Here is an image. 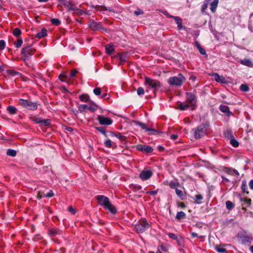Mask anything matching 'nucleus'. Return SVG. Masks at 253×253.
<instances>
[{
	"instance_id": "0eeeda50",
	"label": "nucleus",
	"mask_w": 253,
	"mask_h": 253,
	"mask_svg": "<svg viewBox=\"0 0 253 253\" xmlns=\"http://www.w3.org/2000/svg\"><path fill=\"white\" fill-rule=\"evenodd\" d=\"M35 49L31 46H28L23 47L21 50V54L23 56V60H25L29 58V56L34 54Z\"/></svg>"
},
{
	"instance_id": "4468645a",
	"label": "nucleus",
	"mask_w": 253,
	"mask_h": 253,
	"mask_svg": "<svg viewBox=\"0 0 253 253\" xmlns=\"http://www.w3.org/2000/svg\"><path fill=\"white\" fill-rule=\"evenodd\" d=\"M169 18H173L176 24L178 30L185 29V27L182 25V21L181 18L178 16H169Z\"/></svg>"
},
{
	"instance_id": "e2e57ef3",
	"label": "nucleus",
	"mask_w": 253,
	"mask_h": 253,
	"mask_svg": "<svg viewBox=\"0 0 253 253\" xmlns=\"http://www.w3.org/2000/svg\"><path fill=\"white\" fill-rule=\"evenodd\" d=\"M45 194L44 193V192H42V191H39L37 194V198L39 199H40L41 198H42V197H41L40 196H42V195H45Z\"/></svg>"
},
{
	"instance_id": "864d4df0",
	"label": "nucleus",
	"mask_w": 253,
	"mask_h": 253,
	"mask_svg": "<svg viewBox=\"0 0 253 253\" xmlns=\"http://www.w3.org/2000/svg\"><path fill=\"white\" fill-rule=\"evenodd\" d=\"M93 93L96 95H99L101 93V88L100 87H97L93 89Z\"/></svg>"
},
{
	"instance_id": "c9c22d12",
	"label": "nucleus",
	"mask_w": 253,
	"mask_h": 253,
	"mask_svg": "<svg viewBox=\"0 0 253 253\" xmlns=\"http://www.w3.org/2000/svg\"><path fill=\"white\" fill-rule=\"evenodd\" d=\"M241 189L242 192L247 194L249 193V191H247V185L245 181H243L241 185Z\"/></svg>"
},
{
	"instance_id": "2eb2a0df",
	"label": "nucleus",
	"mask_w": 253,
	"mask_h": 253,
	"mask_svg": "<svg viewBox=\"0 0 253 253\" xmlns=\"http://www.w3.org/2000/svg\"><path fill=\"white\" fill-rule=\"evenodd\" d=\"M204 134L205 132L204 131L203 126H199L195 130L194 135L196 138L201 137Z\"/></svg>"
},
{
	"instance_id": "f257e3e1",
	"label": "nucleus",
	"mask_w": 253,
	"mask_h": 253,
	"mask_svg": "<svg viewBox=\"0 0 253 253\" xmlns=\"http://www.w3.org/2000/svg\"><path fill=\"white\" fill-rule=\"evenodd\" d=\"M100 205L103 206L105 209L108 210L113 214L117 212L115 207L110 202L108 198L103 195H100L96 197Z\"/></svg>"
},
{
	"instance_id": "b1692460",
	"label": "nucleus",
	"mask_w": 253,
	"mask_h": 253,
	"mask_svg": "<svg viewBox=\"0 0 253 253\" xmlns=\"http://www.w3.org/2000/svg\"><path fill=\"white\" fill-rule=\"evenodd\" d=\"M218 3V0H213L211 3H210V9L212 13H214L216 11L217 5Z\"/></svg>"
},
{
	"instance_id": "c756f323",
	"label": "nucleus",
	"mask_w": 253,
	"mask_h": 253,
	"mask_svg": "<svg viewBox=\"0 0 253 253\" xmlns=\"http://www.w3.org/2000/svg\"><path fill=\"white\" fill-rule=\"evenodd\" d=\"M7 110L10 114H16L17 112V109L13 106H9L7 107Z\"/></svg>"
},
{
	"instance_id": "680f3d73",
	"label": "nucleus",
	"mask_w": 253,
	"mask_h": 253,
	"mask_svg": "<svg viewBox=\"0 0 253 253\" xmlns=\"http://www.w3.org/2000/svg\"><path fill=\"white\" fill-rule=\"evenodd\" d=\"M5 47V42L3 40H0V50H2Z\"/></svg>"
},
{
	"instance_id": "aec40b11",
	"label": "nucleus",
	"mask_w": 253,
	"mask_h": 253,
	"mask_svg": "<svg viewBox=\"0 0 253 253\" xmlns=\"http://www.w3.org/2000/svg\"><path fill=\"white\" fill-rule=\"evenodd\" d=\"M114 57L118 58L120 60V62L122 63L126 61L127 59V54L126 53L121 54L118 53L114 56Z\"/></svg>"
},
{
	"instance_id": "37998d69",
	"label": "nucleus",
	"mask_w": 253,
	"mask_h": 253,
	"mask_svg": "<svg viewBox=\"0 0 253 253\" xmlns=\"http://www.w3.org/2000/svg\"><path fill=\"white\" fill-rule=\"evenodd\" d=\"M240 88L241 90L244 91V92H247L250 89L249 87L248 86V85H247L246 84H241Z\"/></svg>"
},
{
	"instance_id": "052dcab7",
	"label": "nucleus",
	"mask_w": 253,
	"mask_h": 253,
	"mask_svg": "<svg viewBox=\"0 0 253 253\" xmlns=\"http://www.w3.org/2000/svg\"><path fill=\"white\" fill-rule=\"evenodd\" d=\"M134 14L137 16L143 14V11L140 9H137L134 11Z\"/></svg>"
},
{
	"instance_id": "dca6fc26",
	"label": "nucleus",
	"mask_w": 253,
	"mask_h": 253,
	"mask_svg": "<svg viewBox=\"0 0 253 253\" xmlns=\"http://www.w3.org/2000/svg\"><path fill=\"white\" fill-rule=\"evenodd\" d=\"M188 108H190V110H191V105L186 101L185 102L180 103L179 104L178 108H177V109H178L181 111L185 110Z\"/></svg>"
},
{
	"instance_id": "13d9d810",
	"label": "nucleus",
	"mask_w": 253,
	"mask_h": 253,
	"mask_svg": "<svg viewBox=\"0 0 253 253\" xmlns=\"http://www.w3.org/2000/svg\"><path fill=\"white\" fill-rule=\"evenodd\" d=\"M88 106L87 105H81L79 107V110L81 111H84L85 109H87Z\"/></svg>"
},
{
	"instance_id": "2f4dec72",
	"label": "nucleus",
	"mask_w": 253,
	"mask_h": 253,
	"mask_svg": "<svg viewBox=\"0 0 253 253\" xmlns=\"http://www.w3.org/2000/svg\"><path fill=\"white\" fill-rule=\"evenodd\" d=\"M48 233L51 237H54L56 235L60 233V231L56 229H51L48 230Z\"/></svg>"
},
{
	"instance_id": "f704fd0d",
	"label": "nucleus",
	"mask_w": 253,
	"mask_h": 253,
	"mask_svg": "<svg viewBox=\"0 0 253 253\" xmlns=\"http://www.w3.org/2000/svg\"><path fill=\"white\" fill-rule=\"evenodd\" d=\"M169 185L171 188L175 189V190L176 188H177V187L180 186L179 183L174 181H170Z\"/></svg>"
},
{
	"instance_id": "4c0bfd02",
	"label": "nucleus",
	"mask_w": 253,
	"mask_h": 253,
	"mask_svg": "<svg viewBox=\"0 0 253 253\" xmlns=\"http://www.w3.org/2000/svg\"><path fill=\"white\" fill-rule=\"evenodd\" d=\"M96 129L99 131L100 132H101L102 134H103L104 136L106 137L107 136L106 132V129L104 127L99 126V127H96Z\"/></svg>"
},
{
	"instance_id": "9d476101",
	"label": "nucleus",
	"mask_w": 253,
	"mask_h": 253,
	"mask_svg": "<svg viewBox=\"0 0 253 253\" xmlns=\"http://www.w3.org/2000/svg\"><path fill=\"white\" fill-rule=\"evenodd\" d=\"M88 26L89 28L93 31L104 30L100 23L96 22L93 20L90 21Z\"/></svg>"
},
{
	"instance_id": "58836bf2",
	"label": "nucleus",
	"mask_w": 253,
	"mask_h": 253,
	"mask_svg": "<svg viewBox=\"0 0 253 253\" xmlns=\"http://www.w3.org/2000/svg\"><path fill=\"white\" fill-rule=\"evenodd\" d=\"M203 199L202 195L200 194H198L195 196V198L194 199L195 203L197 204H200L201 203V201Z\"/></svg>"
},
{
	"instance_id": "393cba45",
	"label": "nucleus",
	"mask_w": 253,
	"mask_h": 253,
	"mask_svg": "<svg viewBox=\"0 0 253 253\" xmlns=\"http://www.w3.org/2000/svg\"><path fill=\"white\" fill-rule=\"evenodd\" d=\"M212 76L214 77L216 82L221 83L225 82V79L223 77H220L217 73H214L212 74Z\"/></svg>"
},
{
	"instance_id": "09e8293b",
	"label": "nucleus",
	"mask_w": 253,
	"mask_h": 253,
	"mask_svg": "<svg viewBox=\"0 0 253 253\" xmlns=\"http://www.w3.org/2000/svg\"><path fill=\"white\" fill-rule=\"evenodd\" d=\"M23 43V41L22 39H18L16 42H14V45L17 48H19L21 47L22 44Z\"/></svg>"
},
{
	"instance_id": "a19ab883",
	"label": "nucleus",
	"mask_w": 253,
	"mask_h": 253,
	"mask_svg": "<svg viewBox=\"0 0 253 253\" xmlns=\"http://www.w3.org/2000/svg\"><path fill=\"white\" fill-rule=\"evenodd\" d=\"M16 151L13 149H8L7 151V155L12 157H14L16 155Z\"/></svg>"
},
{
	"instance_id": "ea45409f",
	"label": "nucleus",
	"mask_w": 253,
	"mask_h": 253,
	"mask_svg": "<svg viewBox=\"0 0 253 253\" xmlns=\"http://www.w3.org/2000/svg\"><path fill=\"white\" fill-rule=\"evenodd\" d=\"M226 207L228 210H230L234 207V205L232 202L227 201L226 202Z\"/></svg>"
},
{
	"instance_id": "c03bdc74",
	"label": "nucleus",
	"mask_w": 253,
	"mask_h": 253,
	"mask_svg": "<svg viewBox=\"0 0 253 253\" xmlns=\"http://www.w3.org/2000/svg\"><path fill=\"white\" fill-rule=\"evenodd\" d=\"M175 192L176 195L181 199H183L184 195L183 192L181 190L176 188Z\"/></svg>"
},
{
	"instance_id": "bb28decb",
	"label": "nucleus",
	"mask_w": 253,
	"mask_h": 253,
	"mask_svg": "<svg viewBox=\"0 0 253 253\" xmlns=\"http://www.w3.org/2000/svg\"><path fill=\"white\" fill-rule=\"evenodd\" d=\"M46 35L47 31L46 29L43 28L42 29V31L41 32L37 33L36 37L38 38L39 39H41L46 36Z\"/></svg>"
},
{
	"instance_id": "de8ad7c7",
	"label": "nucleus",
	"mask_w": 253,
	"mask_h": 253,
	"mask_svg": "<svg viewBox=\"0 0 253 253\" xmlns=\"http://www.w3.org/2000/svg\"><path fill=\"white\" fill-rule=\"evenodd\" d=\"M21 34V31L19 28H15L13 31V34L15 37H18Z\"/></svg>"
},
{
	"instance_id": "5701e85b",
	"label": "nucleus",
	"mask_w": 253,
	"mask_h": 253,
	"mask_svg": "<svg viewBox=\"0 0 253 253\" xmlns=\"http://www.w3.org/2000/svg\"><path fill=\"white\" fill-rule=\"evenodd\" d=\"M240 63L243 65L252 67L253 66V63L251 59H244L240 61Z\"/></svg>"
},
{
	"instance_id": "72a5a7b5",
	"label": "nucleus",
	"mask_w": 253,
	"mask_h": 253,
	"mask_svg": "<svg viewBox=\"0 0 253 253\" xmlns=\"http://www.w3.org/2000/svg\"><path fill=\"white\" fill-rule=\"evenodd\" d=\"M212 0H205L204 3L202 6L201 11L203 13L205 12L209 2Z\"/></svg>"
},
{
	"instance_id": "f3484780",
	"label": "nucleus",
	"mask_w": 253,
	"mask_h": 253,
	"mask_svg": "<svg viewBox=\"0 0 253 253\" xmlns=\"http://www.w3.org/2000/svg\"><path fill=\"white\" fill-rule=\"evenodd\" d=\"M134 123H135V124L136 125L140 126L142 128V129H145L146 131H152V132H156L157 131L154 129L148 128L146 126V125L145 124L143 123H141V122H138V121H134Z\"/></svg>"
},
{
	"instance_id": "0e129e2a",
	"label": "nucleus",
	"mask_w": 253,
	"mask_h": 253,
	"mask_svg": "<svg viewBox=\"0 0 253 253\" xmlns=\"http://www.w3.org/2000/svg\"><path fill=\"white\" fill-rule=\"evenodd\" d=\"M77 72L78 71L76 70H72L71 72V76L72 77H74L76 76Z\"/></svg>"
},
{
	"instance_id": "5fc2aeb1",
	"label": "nucleus",
	"mask_w": 253,
	"mask_h": 253,
	"mask_svg": "<svg viewBox=\"0 0 253 253\" xmlns=\"http://www.w3.org/2000/svg\"><path fill=\"white\" fill-rule=\"evenodd\" d=\"M51 22L52 24L55 25H59L60 24V21L58 19L54 18L51 20Z\"/></svg>"
},
{
	"instance_id": "4d7b16f0",
	"label": "nucleus",
	"mask_w": 253,
	"mask_h": 253,
	"mask_svg": "<svg viewBox=\"0 0 253 253\" xmlns=\"http://www.w3.org/2000/svg\"><path fill=\"white\" fill-rule=\"evenodd\" d=\"M104 144L107 147L111 148L112 146L111 141L110 139H108L104 142Z\"/></svg>"
},
{
	"instance_id": "423d86ee",
	"label": "nucleus",
	"mask_w": 253,
	"mask_h": 253,
	"mask_svg": "<svg viewBox=\"0 0 253 253\" xmlns=\"http://www.w3.org/2000/svg\"><path fill=\"white\" fill-rule=\"evenodd\" d=\"M186 101L191 105L192 111L195 109L197 106V99L196 96L194 94L191 92H186Z\"/></svg>"
},
{
	"instance_id": "f03ea898",
	"label": "nucleus",
	"mask_w": 253,
	"mask_h": 253,
	"mask_svg": "<svg viewBox=\"0 0 253 253\" xmlns=\"http://www.w3.org/2000/svg\"><path fill=\"white\" fill-rule=\"evenodd\" d=\"M144 84L147 86L148 88L154 89V92L157 91L161 86V84L159 81L152 79L148 77H145Z\"/></svg>"
},
{
	"instance_id": "4be33fe9",
	"label": "nucleus",
	"mask_w": 253,
	"mask_h": 253,
	"mask_svg": "<svg viewBox=\"0 0 253 253\" xmlns=\"http://www.w3.org/2000/svg\"><path fill=\"white\" fill-rule=\"evenodd\" d=\"M61 3L67 8L68 10H73L75 5L71 4L69 1H67L66 0H63Z\"/></svg>"
},
{
	"instance_id": "473e14b6",
	"label": "nucleus",
	"mask_w": 253,
	"mask_h": 253,
	"mask_svg": "<svg viewBox=\"0 0 253 253\" xmlns=\"http://www.w3.org/2000/svg\"><path fill=\"white\" fill-rule=\"evenodd\" d=\"M73 11H74V14L78 15H82L85 13V11L77 8L76 6L74 7Z\"/></svg>"
},
{
	"instance_id": "e433bc0d",
	"label": "nucleus",
	"mask_w": 253,
	"mask_h": 253,
	"mask_svg": "<svg viewBox=\"0 0 253 253\" xmlns=\"http://www.w3.org/2000/svg\"><path fill=\"white\" fill-rule=\"evenodd\" d=\"M79 98L82 101L86 102L89 100V97L87 94H83L80 95Z\"/></svg>"
},
{
	"instance_id": "338daca9",
	"label": "nucleus",
	"mask_w": 253,
	"mask_h": 253,
	"mask_svg": "<svg viewBox=\"0 0 253 253\" xmlns=\"http://www.w3.org/2000/svg\"><path fill=\"white\" fill-rule=\"evenodd\" d=\"M42 120L40 118H38V119H37L36 120H35V122L36 123L40 124L41 125H42Z\"/></svg>"
},
{
	"instance_id": "cd10ccee",
	"label": "nucleus",
	"mask_w": 253,
	"mask_h": 253,
	"mask_svg": "<svg viewBox=\"0 0 253 253\" xmlns=\"http://www.w3.org/2000/svg\"><path fill=\"white\" fill-rule=\"evenodd\" d=\"M195 45H196V47H197V48L198 49L199 51L200 52V53L201 54L206 55L207 56V55L206 54V50L201 46V45L199 43V42H196Z\"/></svg>"
},
{
	"instance_id": "6ab92c4d",
	"label": "nucleus",
	"mask_w": 253,
	"mask_h": 253,
	"mask_svg": "<svg viewBox=\"0 0 253 253\" xmlns=\"http://www.w3.org/2000/svg\"><path fill=\"white\" fill-rule=\"evenodd\" d=\"M106 53L108 55H111L114 53L115 48L114 45L112 44H106L105 46Z\"/></svg>"
},
{
	"instance_id": "20e7f679",
	"label": "nucleus",
	"mask_w": 253,
	"mask_h": 253,
	"mask_svg": "<svg viewBox=\"0 0 253 253\" xmlns=\"http://www.w3.org/2000/svg\"><path fill=\"white\" fill-rule=\"evenodd\" d=\"M185 78L179 74L177 77H172L169 79V83L170 85L180 86L185 82Z\"/></svg>"
},
{
	"instance_id": "a18cd8bd",
	"label": "nucleus",
	"mask_w": 253,
	"mask_h": 253,
	"mask_svg": "<svg viewBox=\"0 0 253 253\" xmlns=\"http://www.w3.org/2000/svg\"><path fill=\"white\" fill-rule=\"evenodd\" d=\"M54 196V193L51 190H50L45 195L40 196L41 197L51 198Z\"/></svg>"
},
{
	"instance_id": "a211bd4d",
	"label": "nucleus",
	"mask_w": 253,
	"mask_h": 253,
	"mask_svg": "<svg viewBox=\"0 0 253 253\" xmlns=\"http://www.w3.org/2000/svg\"><path fill=\"white\" fill-rule=\"evenodd\" d=\"M219 109L222 112L226 114L228 116L233 115L232 113L230 111L229 108L227 106L220 105L219 107Z\"/></svg>"
},
{
	"instance_id": "6e6552de",
	"label": "nucleus",
	"mask_w": 253,
	"mask_h": 253,
	"mask_svg": "<svg viewBox=\"0 0 253 253\" xmlns=\"http://www.w3.org/2000/svg\"><path fill=\"white\" fill-rule=\"evenodd\" d=\"M237 237L241 240L242 244H243L246 243L251 244L253 240V238L250 236L247 235L245 231L238 233Z\"/></svg>"
},
{
	"instance_id": "69168bd1",
	"label": "nucleus",
	"mask_w": 253,
	"mask_h": 253,
	"mask_svg": "<svg viewBox=\"0 0 253 253\" xmlns=\"http://www.w3.org/2000/svg\"><path fill=\"white\" fill-rule=\"evenodd\" d=\"M191 234L192 236L193 237H194V238H195V237H199L200 238H202L203 237L202 236H198V235L197 233H195V232H191Z\"/></svg>"
},
{
	"instance_id": "1a4fd4ad",
	"label": "nucleus",
	"mask_w": 253,
	"mask_h": 253,
	"mask_svg": "<svg viewBox=\"0 0 253 253\" xmlns=\"http://www.w3.org/2000/svg\"><path fill=\"white\" fill-rule=\"evenodd\" d=\"M97 120L101 125L108 126L111 125L113 123V121L110 118L105 117L104 116H98Z\"/></svg>"
},
{
	"instance_id": "412c9836",
	"label": "nucleus",
	"mask_w": 253,
	"mask_h": 253,
	"mask_svg": "<svg viewBox=\"0 0 253 253\" xmlns=\"http://www.w3.org/2000/svg\"><path fill=\"white\" fill-rule=\"evenodd\" d=\"M92 7L94 8L95 10L99 11H114V10H112L110 8H108V7L104 6L92 5Z\"/></svg>"
},
{
	"instance_id": "9b49d317",
	"label": "nucleus",
	"mask_w": 253,
	"mask_h": 253,
	"mask_svg": "<svg viewBox=\"0 0 253 253\" xmlns=\"http://www.w3.org/2000/svg\"><path fill=\"white\" fill-rule=\"evenodd\" d=\"M136 148L138 150L146 153H151L153 150V148L151 146L141 144L137 145L136 146Z\"/></svg>"
},
{
	"instance_id": "7c9ffc66",
	"label": "nucleus",
	"mask_w": 253,
	"mask_h": 253,
	"mask_svg": "<svg viewBox=\"0 0 253 253\" xmlns=\"http://www.w3.org/2000/svg\"><path fill=\"white\" fill-rule=\"evenodd\" d=\"M186 217V214L182 211H178L176 215V218L178 220L184 218Z\"/></svg>"
},
{
	"instance_id": "49530a36",
	"label": "nucleus",
	"mask_w": 253,
	"mask_h": 253,
	"mask_svg": "<svg viewBox=\"0 0 253 253\" xmlns=\"http://www.w3.org/2000/svg\"><path fill=\"white\" fill-rule=\"evenodd\" d=\"M240 200L247 204V206H249L251 204V200L246 198H240Z\"/></svg>"
},
{
	"instance_id": "3c124183",
	"label": "nucleus",
	"mask_w": 253,
	"mask_h": 253,
	"mask_svg": "<svg viewBox=\"0 0 253 253\" xmlns=\"http://www.w3.org/2000/svg\"><path fill=\"white\" fill-rule=\"evenodd\" d=\"M230 143L235 147H237L239 146V142L235 139H231L230 140Z\"/></svg>"
},
{
	"instance_id": "bf43d9fd",
	"label": "nucleus",
	"mask_w": 253,
	"mask_h": 253,
	"mask_svg": "<svg viewBox=\"0 0 253 253\" xmlns=\"http://www.w3.org/2000/svg\"><path fill=\"white\" fill-rule=\"evenodd\" d=\"M68 211L71 212L72 214H74L76 212V211L72 206L68 208Z\"/></svg>"
},
{
	"instance_id": "6e6d98bb",
	"label": "nucleus",
	"mask_w": 253,
	"mask_h": 253,
	"mask_svg": "<svg viewBox=\"0 0 253 253\" xmlns=\"http://www.w3.org/2000/svg\"><path fill=\"white\" fill-rule=\"evenodd\" d=\"M50 123V121L49 119L42 120V126H47Z\"/></svg>"
},
{
	"instance_id": "8fccbe9b",
	"label": "nucleus",
	"mask_w": 253,
	"mask_h": 253,
	"mask_svg": "<svg viewBox=\"0 0 253 253\" xmlns=\"http://www.w3.org/2000/svg\"><path fill=\"white\" fill-rule=\"evenodd\" d=\"M137 94L138 95H142L144 94V90L143 87H139L137 89Z\"/></svg>"
},
{
	"instance_id": "7ed1b4c3",
	"label": "nucleus",
	"mask_w": 253,
	"mask_h": 253,
	"mask_svg": "<svg viewBox=\"0 0 253 253\" xmlns=\"http://www.w3.org/2000/svg\"><path fill=\"white\" fill-rule=\"evenodd\" d=\"M150 225L145 219L141 218L135 225L134 229L137 233H142L148 229Z\"/></svg>"
},
{
	"instance_id": "39448f33",
	"label": "nucleus",
	"mask_w": 253,
	"mask_h": 253,
	"mask_svg": "<svg viewBox=\"0 0 253 253\" xmlns=\"http://www.w3.org/2000/svg\"><path fill=\"white\" fill-rule=\"evenodd\" d=\"M19 104L22 107L32 110H36L38 107L37 103L23 99L19 100Z\"/></svg>"
},
{
	"instance_id": "a878e982",
	"label": "nucleus",
	"mask_w": 253,
	"mask_h": 253,
	"mask_svg": "<svg viewBox=\"0 0 253 253\" xmlns=\"http://www.w3.org/2000/svg\"><path fill=\"white\" fill-rule=\"evenodd\" d=\"M225 171L227 173L229 174L233 175L234 174H235L237 175H239V173L236 169H232L230 168H225Z\"/></svg>"
},
{
	"instance_id": "79ce46f5",
	"label": "nucleus",
	"mask_w": 253,
	"mask_h": 253,
	"mask_svg": "<svg viewBox=\"0 0 253 253\" xmlns=\"http://www.w3.org/2000/svg\"><path fill=\"white\" fill-rule=\"evenodd\" d=\"M7 73L8 75H11L12 76H15L17 75H19L20 74L19 72H17L13 70H7Z\"/></svg>"
},
{
	"instance_id": "ddd939ff",
	"label": "nucleus",
	"mask_w": 253,
	"mask_h": 253,
	"mask_svg": "<svg viewBox=\"0 0 253 253\" xmlns=\"http://www.w3.org/2000/svg\"><path fill=\"white\" fill-rule=\"evenodd\" d=\"M169 237L173 240H175L179 245L181 246L183 244V239L181 236H177L175 234L170 233L168 234Z\"/></svg>"
},
{
	"instance_id": "c85d7f7f",
	"label": "nucleus",
	"mask_w": 253,
	"mask_h": 253,
	"mask_svg": "<svg viewBox=\"0 0 253 253\" xmlns=\"http://www.w3.org/2000/svg\"><path fill=\"white\" fill-rule=\"evenodd\" d=\"M215 250L219 253H223L226 252V249L222 245H215L214 246Z\"/></svg>"
},
{
	"instance_id": "f8f14e48",
	"label": "nucleus",
	"mask_w": 253,
	"mask_h": 253,
	"mask_svg": "<svg viewBox=\"0 0 253 253\" xmlns=\"http://www.w3.org/2000/svg\"><path fill=\"white\" fill-rule=\"evenodd\" d=\"M152 175V172L149 170H144L140 174V178L143 180H145L150 178Z\"/></svg>"
},
{
	"instance_id": "603ef678",
	"label": "nucleus",
	"mask_w": 253,
	"mask_h": 253,
	"mask_svg": "<svg viewBox=\"0 0 253 253\" xmlns=\"http://www.w3.org/2000/svg\"><path fill=\"white\" fill-rule=\"evenodd\" d=\"M115 136L121 140H125L126 139L125 136L122 135L121 133H117L115 134Z\"/></svg>"
},
{
	"instance_id": "774afa93",
	"label": "nucleus",
	"mask_w": 253,
	"mask_h": 253,
	"mask_svg": "<svg viewBox=\"0 0 253 253\" xmlns=\"http://www.w3.org/2000/svg\"><path fill=\"white\" fill-rule=\"evenodd\" d=\"M249 186L251 189L253 190V179H252L249 182Z\"/></svg>"
}]
</instances>
